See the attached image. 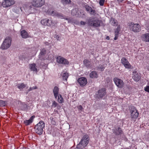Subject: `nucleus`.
<instances>
[{
  "instance_id": "1",
  "label": "nucleus",
  "mask_w": 149,
  "mask_h": 149,
  "mask_svg": "<svg viewBox=\"0 0 149 149\" xmlns=\"http://www.w3.org/2000/svg\"><path fill=\"white\" fill-rule=\"evenodd\" d=\"M89 141V137L88 134L84 135L81 139L79 143L77 145V148L82 149L86 147Z\"/></svg>"
},
{
  "instance_id": "2",
  "label": "nucleus",
  "mask_w": 149,
  "mask_h": 149,
  "mask_svg": "<svg viewBox=\"0 0 149 149\" xmlns=\"http://www.w3.org/2000/svg\"><path fill=\"white\" fill-rule=\"evenodd\" d=\"M45 123L43 121H40L34 127L36 133L39 135L42 134L43 132V129L45 127Z\"/></svg>"
},
{
  "instance_id": "3",
  "label": "nucleus",
  "mask_w": 149,
  "mask_h": 149,
  "mask_svg": "<svg viewBox=\"0 0 149 149\" xmlns=\"http://www.w3.org/2000/svg\"><path fill=\"white\" fill-rule=\"evenodd\" d=\"M11 38L9 37H7L3 40L1 46V49L2 50H6L8 48L11 43Z\"/></svg>"
},
{
  "instance_id": "4",
  "label": "nucleus",
  "mask_w": 149,
  "mask_h": 149,
  "mask_svg": "<svg viewBox=\"0 0 149 149\" xmlns=\"http://www.w3.org/2000/svg\"><path fill=\"white\" fill-rule=\"evenodd\" d=\"M88 23L89 26H93L94 27H96L100 26L102 21L98 19H95L93 18L89 19Z\"/></svg>"
},
{
  "instance_id": "5",
  "label": "nucleus",
  "mask_w": 149,
  "mask_h": 149,
  "mask_svg": "<svg viewBox=\"0 0 149 149\" xmlns=\"http://www.w3.org/2000/svg\"><path fill=\"white\" fill-rule=\"evenodd\" d=\"M130 30L135 33L139 32L141 29L140 26L138 24L131 23L130 25Z\"/></svg>"
},
{
  "instance_id": "6",
  "label": "nucleus",
  "mask_w": 149,
  "mask_h": 149,
  "mask_svg": "<svg viewBox=\"0 0 149 149\" xmlns=\"http://www.w3.org/2000/svg\"><path fill=\"white\" fill-rule=\"evenodd\" d=\"M131 113V118L136 119L138 116L139 113L136 108L134 107H132L130 110Z\"/></svg>"
},
{
  "instance_id": "7",
  "label": "nucleus",
  "mask_w": 149,
  "mask_h": 149,
  "mask_svg": "<svg viewBox=\"0 0 149 149\" xmlns=\"http://www.w3.org/2000/svg\"><path fill=\"white\" fill-rule=\"evenodd\" d=\"M44 3L43 0H33L31 2L33 6L36 7L42 6Z\"/></svg>"
},
{
  "instance_id": "8",
  "label": "nucleus",
  "mask_w": 149,
  "mask_h": 149,
  "mask_svg": "<svg viewBox=\"0 0 149 149\" xmlns=\"http://www.w3.org/2000/svg\"><path fill=\"white\" fill-rule=\"evenodd\" d=\"M56 61L58 63L64 65H68L69 61L65 58L59 56L56 58Z\"/></svg>"
},
{
  "instance_id": "9",
  "label": "nucleus",
  "mask_w": 149,
  "mask_h": 149,
  "mask_svg": "<svg viewBox=\"0 0 149 149\" xmlns=\"http://www.w3.org/2000/svg\"><path fill=\"white\" fill-rule=\"evenodd\" d=\"M113 81L115 84L118 88H122L124 85V83L123 81L118 78L115 77L113 79Z\"/></svg>"
},
{
  "instance_id": "10",
  "label": "nucleus",
  "mask_w": 149,
  "mask_h": 149,
  "mask_svg": "<svg viewBox=\"0 0 149 149\" xmlns=\"http://www.w3.org/2000/svg\"><path fill=\"white\" fill-rule=\"evenodd\" d=\"M106 94V89L105 88H102L98 90L96 94L97 97L98 98H101L104 97Z\"/></svg>"
},
{
  "instance_id": "11",
  "label": "nucleus",
  "mask_w": 149,
  "mask_h": 149,
  "mask_svg": "<svg viewBox=\"0 0 149 149\" xmlns=\"http://www.w3.org/2000/svg\"><path fill=\"white\" fill-rule=\"evenodd\" d=\"M47 8V7L45 6V8H42V11L46 13L49 15H50L53 16H55L56 15V12H55L52 9V8H50L47 10H45V9Z\"/></svg>"
},
{
  "instance_id": "12",
  "label": "nucleus",
  "mask_w": 149,
  "mask_h": 149,
  "mask_svg": "<svg viewBox=\"0 0 149 149\" xmlns=\"http://www.w3.org/2000/svg\"><path fill=\"white\" fill-rule=\"evenodd\" d=\"M15 3L14 1L13 0H5L3 2L2 5L4 7L10 6Z\"/></svg>"
},
{
  "instance_id": "13",
  "label": "nucleus",
  "mask_w": 149,
  "mask_h": 149,
  "mask_svg": "<svg viewBox=\"0 0 149 149\" xmlns=\"http://www.w3.org/2000/svg\"><path fill=\"white\" fill-rule=\"evenodd\" d=\"M77 81L80 86L83 87L85 86L87 83V79L84 77L79 78Z\"/></svg>"
},
{
  "instance_id": "14",
  "label": "nucleus",
  "mask_w": 149,
  "mask_h": 149,
  "mask_svg": "<svg viewBox=\"0 0 149 149\" xmlns=\"http://www.w3.org/2000/svg\"><path fill=\"white\" fill-rule=\"evenodd\" d=\"M121 61L122 64L124 65L126 68L127 69H130L131 68V65L125 58H123L121 59Z\"/></svg>"
},
{
  "instance_id": "15",
  "label": "nucleus",
  "mask_w": 149,
  "mask_h": 149,
  "mask_svg": "<svg viewBox=\"0 0 149 149\" xmlns=\"http://www.w3.org/2000/svg\"><path fill=\"white\" fill-rule=\"evenodd\" d=\"M41 22L42 24L44 26H51L52 24L53 23L52 20L47 18L44 19L42 20Z\"/></svg>"
},
{
  "instance_id": "16",
  "label": "nucleus",
  "mask_w": 149,
  "mask_h": 149,
  "mask_svg": "<svg viewBox=\"0 0 149 149\" xmlns=\"http://www.w3.org/2000/svg\"><path fill=\"white\" fill-rule=\"evenodd\" d=\"M55 16L61 19H64L67 20L68 23H72L73 21L72 18L65 17V16H64L62 14L58 12H56V15Z\"/></svg>"
},
{
  "instance_id": "17",
  "label": "nucleus",
  "mask_w": 149,
  "mask_h": 149,
  "mask_svg": "<svg viewBox=\"0 0 149 149\" xmlns=\"http://www.w3.org/2000/svg\"><path fill=\"white\" fill-rule=\"evenodd\" d=\"M85 8L87 11L91 15L95 16L96 14V12L95 10L93 9L92 8L88 5L85 6Z\"/></svg>"
},
{
  "instance_id": "18",
  "label": "nucleus",
  "mask_w": 149,
  "mask_h": 149,
  "mask_svg": "<svg viewBox=\"0 0 149 149\" xmlns=\"http://www.w3.org/2000/svg\"><path fill=\"white\" fill-rule=\"evenodd\" d=\"M83 63L84 65L88 69H92L93 68V65L88 60H84L83 61Z\"/></svg>"
},
{
  "instance_id": "19",
  "label": "nucleus",
  "mask_w": 149,
  "mask_h": 149,
  "mask_svg": "<svg viewBox=\"0 0 149 149\" xmlns=\"http://www.w3.org/2000/svg\"><path fill=\"white\" fill-rule=\"evenodd\" d=\"M113 132L116 135H120L121 134L123 133L121 129L118 127L117 128H115L113 130Z\"/></svg>"
},
{
  "instance_id": "20",
  "label": "nucleus",
  "mask_w": 149,
  "mask_h": 149,
  "mask_svg": "<svg viewBox=\"0 0 149 149\" xmlns=\"http://www.w3.org/2000/svg\"><path fill=\"white\" fill-rule=\"evenodd\" d=\"M34 116H33L31 117L29 120H25L24 121V123L26 125H29L33 121V119L35 118Z\"/></svg>"
},
{
  "instance_id": "21",
  "label": "nucleus",
  "mask_w": 149,
  "mask_h": 149,
  "mask_svg": "<svg viewBox=\"0 0 149 149\" xmlns=\"http://www.w3.org/2000/svg\"><path fill=\"white\" fill-rule=\"evenodd\" d=\"M59 88L57 86H55L54 88L53 89V93L54 94V95L55 97V98L56 99H57V97L58 94L59 92Z\"/></svg>"
},
{
  "instance_id": "22",
  "label": "nucleus",
  "mask_w": 149,
  "mask_h": 149,
  "mask_svg": "<svg viewBox=\"0 0 149 149\" xmlns=\"http://www.w3.org/2000/svg\"><path fill=\"white\" fill-rule=\"evenodd\" d=\"M30 69L32 71L37 73L38 72L37 68H36V65L35 63H33L30 64L29 67Z\"/></svg>"
},
{
  "instance_id": "23",
  "label": "nucleus",
  "mask_w": 149,
  "mask_h": 149,
  "mask_svg": "<svg viewBox=\"0 0 149 149\" xmlns=\"http://www.w3.org/2000/svg\"><path fill=\"white\" fill-rule=\"evenodd\" d=\"M141 78V76L139 73H135V74L132 77V78L136 81H138Z\"/></svg>"
},
{
  "instance_id": "24",
  "label": "nucleus",
  "mask_w": 149,
  "mask_h": 149,
  "mask_svg": "<svg viewBox=\"0 0 149 149\" xmlns=\"http://www.w3.org/2000/svg\"><path fill=\"white\" fill-rule=\"evenodd\" d=\"M110 23L113 26H116L118 25L117 21L113 17H111L110 19Z\"/></svg>"
},
{
  "instance_id": "25",
  "label": "nucleus",
  "mask_w": 149,
  "mask_h": 149,
  "mask_svg": "<svg viewBox=\"0 0 149 149\" xmlns=\"http://www.w3.org/2000/svg\"><path fill=\"white\" fill-rule=\"evenodd\" d=\"M21 35L23 38H26L28 37V33L25 30H23L20 31Z\"/></svg>"
},
{
  "instance_id": "26",
  "label": "nucleus",
  "mask_w": 149,
  "mask_h": 149,
  "mask_svg": "<svg viewBox=\"0 0 149 149\" xmlns=\"http://www.w3.org/2000/svg\"><path fill=\"white\" fill-rule=\"evenodd\" d=\"M142 37L144 41L149 42V33H146L143 35Z\"/></svg>"
},
{
  "instance_id": "27",
  "label": "nucleus",
  "mask_w": 149,
  "mask_h": 149,
  "mask_svg": "<svg viewBox=\"0 0 149 149\" xmlns=\"http://www.w3.org/2000/svg\"><path fill=\"white\" fill-rule=\"evenodd\" d=\"M98 74L95 71H92L89 74L90 77L91 78H97Z\"/></svg>"
},
{
  "instance_id": "28",
  "label": "nucleus",
  "mask_w": 149,
  "mask_h": 149,
  "mask_svg": "<svg viewBox=\"0 0 149 149\" xmlns=\"http://www.w3.org/2000/svg\"><path fill=\"white\" fill-rule=\"evenodd\" d=\"M26 86V85L24 84L23 83H22L18 84L17 85V87L19 89L21 90L23 88H25Z\"/></svg>"
},
{
  "instance_id": "29",
  "label": "nucleus",
  "mask_w": 149,
  "mask_h": 149,
  "mask_svg": "<svg viewBox=\"0 0 149 149\" xmlns=\"http://www.w3.org/2000/svg\"><path fill=\"white\" fill-rule=\"evenodd\" d=\"M58 101L60 103H62L64 102V100L62 95L59 94L58 96Z\"/></svg>"
},
{
  "instance_id": "30",
  "label": "nucleus",
  "mask_w": 149,
  "mask_h": 149,
  "mask_svg": "<svg viewBox=\"0 0 149 149\" xmlns=\"http://www.w3.org/2000/svg\"><path fill=\"white\" fill-rule=\"evenodd\" d=\"M61 3L63 5H65L66 4H69L71 2L70 0H61Z\"/></svg>"
},
{
  "instance_id": "31",
  "label": "nucleus",
  "mask_w": 149,
  "mask_h": 149,
  "mask_svg": "<svg viewBox=\"0 0 149 149\" xmlns=\"http://www.w3.org/2000/svg\"><path fill=\"white\" fill-rule=\"evenodd\" d=\"M68 77V74L67 72L64 73L62 75L63 79V80L67 81Z\"/></svg>"
},
{
  "instance_id": "32",
  "label": "nucleus",
  "mask_w": 149,
  "mask_h": 149,
  "mask_svg": "<svg viewBox=\"0 0 149 149\" xmlns=\"http://www.w3.org/2000/svg\"><path fill=\"white\" fill-rule=\"evenodd\" d=\"M28 106L25 103H23L21 104L22 109L23 110H25L28 109Z\"/></svg>"
},
{
  "instance_id": "33",
  "label": "nucleus",
  "mask_w": 149,
  "mask_h": 149,
  "mask_svg": "<svg viewBox=\"0 0 149 149\" xmlns=\"http://www.w3.org/2000/svg\"><path fill=\"white\" fill-rule=\"evenodd\" d=\"M105 68V67L103 65H99V66L97 68V69L100 71H103Z\"/></svg>"
},
{
  "instance_id": "34",
  "label": "nucleus",
  "mask_w": 149,
  "mask_h": 149,
  "mask_svg": "<svg viewBox=\"0 0 149 149\" xmlns=\"http://www.w3.org/2000/svg\"><path fill=\"white\" fill-rule=\"evenodd\" d=\"M46 50L45 49H43L40 52L39 56L44 55L46 53Z\"/></svg>"
},
{
  "instance_id": "35",
  "label": "nucleus",
  "mask_w": 149,
  "mask_h": 149,
  "mask_svg": "<svg viewBox=\"0 0 149 149\" xmlns=\"http://www.w3.org/2000/svg\"><path fill=\"white\" fill-rule=\"evenodd\" d=\"M5 101L2 100H0V107H3L5 106Z\"/></svg>"
},
{
  "instance_id": "36",
  "label": "nucleus",
  "mask_w": 149,
  "mask_h": 149,
  "mask_svg": "<svg viewBox=\"0 0 149 149\" xmlns=\"http://www.w3.org/2000/svg\"><path fill=\"white\" fill-rule=\"evenodd\" d=\"M51 123L54 125H55L56 124V123L53 117H50V118Z\"/></svg>"
},
{
  "instance_id": "37",
  "label": "nucleus",
  "mask_w": 149,
  "mask_h": 149,
  "mask_svg": "<svg viewBox=\"0 0 149 149\" xmlns=\"http://www.w3.org/2000/svg\"><path fill=\"white\" fill-rule=\"evenodd\" d=\"M105 0H100L99 3L100 6H103Z\"/></svg>"
},
{
  "instance_id": "38",
  "label": "nucleus",
  "mask_w": 149,
  "mask_h": 149,
  "mask_svg": "<svg viewBox=\"0 0 149 149\" xmlns=\"http://www.w3.org/2000/svg\"><path fill=\"white\" fill-rule=\"evenodd\" d=\"M37 88V87L36 86H34L32 87H30V88L28 90V92L30 91H32L33 90L36 89Z\"/></svg>"
},
{
  "instance_id": "39",
  "label": "nucleus",
  "mask_w": 149,
  "mask_h": 149,
  "mask_svg": "<svg viewBox=\"0 0 149 149\" xmlns=\"http://www.w3.org/2000/svg\"><path fill=\"white\" fill-rule=\"evenodd\" d=\"M58 104L56 102L54 101L52 103V106L54 107H55L57 106Z\"/></svg>"
},
{
  "instance_id": "40",
  "label": "nucleus",
  "mask_w": 149,
  "mask_h": 149,
  "mask_svg": "<svg viewBox=\"0 0 149 149\" xmlns=\"http://www.w3.org/2000/svg\"><path fill=\"white\" fill-rule=\"evenodd\" d=\"M144 89L146 91L149 93V86H146V87H145Z\"/></svg>"
},
{
  "instance_id": "41",
  "label": "nucleus",
  "mask_w": 149,
  "mask_h": 149,
  "mask_svg": "<svg viewBox=\"0 0 149 149\" xmlns=\"http://www.w3.org/2000/svg\"><path fill=\"white\" fill-rule=\"evenodd\" d=\"M76 10L75 9H73L71 11V14L73 15H76Z\"/></svg>"
},
{
  "instance_id": "42",
  "label": "nucleus",
  "mask_w": 149,
  "mask_h": 149,
  "mask_svg": "<svg viewBox=\"0 0 149 149\" xmlns=\"http://www.w3.org/2000/svg\"><path fill=\"white\" fill-rule=\"evenodd\" d=\"M120 25H118V26H117V28H116V31L119 32V31H120Z\"/></svg>"
},
{
  "instance_id": "43",
  "label": "nucleus",
  "mask_w": 149,
  "mask_h": 149,
  "mask_svg": "<svg viewBox=\"0 0 149 149\" xmlns=\"http://www.w3.org/2000/svg\"><path fill=\"white\" fill-rule=\"evenodd\" d=\"M77 108L80 110H82L83 109L81 105H79V106H78L77 107Z\"/></svg>"
},
{
  "instance_id": "44",
  "label": "nucleus",
  "mask_w": 149,
  "mask_h": 149,
  "mask_svg": "<svg viewBox=\"0 0 149 149\" xmlns=\"http://www.w3.org/2000/svg\"><path fill=\"white\" fill-rule=\"evenodd\" d=\"M56 39L57 40H60L61 38L59 35H56Z\"/></svg>"
},
{
  "instance_id": "45",
  "label": "nucleus",
  "mask_w": 149,
  "mask_h": 149,
  "mask_svg": "<svg viewBox=\"0 0 149 149\" xmlns=\"http://www.w3.org/2000/svg\"><path fill=\"white\" fill-rule=\"evenodd\" d=\"M86 22L81 21L80 22V24L81 25H85L86 24Z\"/></svg>"
},
{
  "instance_id": "46",
  "label": "nucleus",
  "mask_w": 149,
  "mask_h": 149,
  "mask_svg": "<svg viewBox=\"0 0 149 149\" xmlns=\"http://www.w3.org/2000/svg\"><path fill=\"white\" fill-rule=\"evenodd\" d=\"M119 32L117 31H115V35L116 36H118V34L119 33Z\"/></svg>"
},
{
  "instance_id": "47",
  "label": "nucleus",
  "mask_w": 149,
  "mask_h": 149,
  "mask_svg": "<svg viewBox=\"0 0 149 149\" xmlns=\"http://www.w3.org/2000/svg\"><path fill=\"white\" fill-rule=\"evenodd\" d=\"M118 3H120L122 2L124 0H116Z\"/></svg>"
},
{
  "instance_id": "48",
  "label": "nucleus",
  "mask_w": 149,
  "mask_h": 149,
  "mask_svg": "<svg viewBox=\"0 0 149 149\" xmlns=\"http://www.w3.org/2000/svg\"><path fill=\"white\" fill-rule=\"evenodd\" d=\"M118 36H115V37L114 38V39L115 40H116L118 39Z\"/></svg>"
},
{
  "instance_id": "49",
  "label": "nucleus",
  "mask_w": 149,
  "mask_h": 149,
  "mask_svg": "<svg viewBox=\"0 0 149 149\" xmlns=\"http://www.w3.org/2000/svg\"><path fill=\"white\" fill-rule=\"evenodd\" d=\"M106 39L107 40H109L110 39V38L109 36H107Z\"/></svg>"
},
{
  "instance_id": "50",
  "label": "nucleus",
  "mask_w": 149,
  "mask_h": 149,
  "mask_svg": "<svg viewBox=\"0 0 149 149\" xmlns=\"http://www.w3.org/2000/svg\"><path fill=\"white\" fill-rule=\"evenodd\" d=\"M148 70H149V66H148Z\"/></svg>"
},
{
  "instance_id": "51",
  "label": "nucleus",
  "mask_w": 149,
  "mask_h": 149,
  "mask_svg": "<svg viewBox=\"0 0 149 149\" xmlns=\"http://www.w3.org/2000/svg\"><path fill=\"white\" fill-rule=\"evenodd\" d=\"M130 3V2L129 1H128V3Z\"/></svg>"
},
{
  "instance_id": "52",
  "label": "nucleus",
  "mask_w": 149,
  "mask_h": 149,
  "mask_svg": "<svg viewBox=\"0 0 149 149\" xmlns=\"http://www.w3.org/2000/svg\"><path fill=\"white\" fill-rule=\"evenodd\" d=\"M18 8V9L19 10V8Z\"/></svg>"
}]
</instances>
